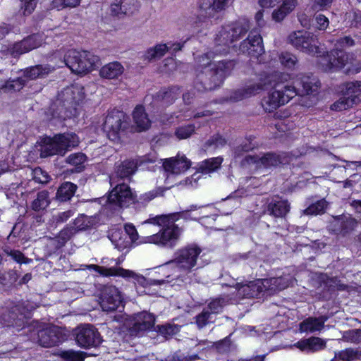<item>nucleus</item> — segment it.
Here are the masks:
<instances>
[{
    "label": "nucleus",
    "mask_w": 361,
    "mask_h": 361,
    "mask_svg": "<svg viewBox=\"0 0 361 361\" xmlns=\"http://www.w3.org/2000/svg\"><path fill=\"white\" fill-rule=\"evenodd\" d=\"M286 162L284 154L269 152L262 155H247L241 160L240 165L243 167L255 165L256 168L271 169Z\"/></svg>",
    "instance_id": "obj_11"
},
{
    "label": "nucleus",
    "mask_w": 361,
    "mask_h": 361,
    "mask_svg": "<svg viewBox=\"0 0 361 361\" xmlns=\"http://www.w3.org/2000/svg\"><path fill=\"white\" fill-rule=\"evenodd\" d=\"M128 128V118L123 111L116 109L108 113L103 123L104 131L114 142H118Z\"/></svg>",
    "instance_id": "obj_10"
},
{
    "label": "nucleus",
    "mask_w": 361,
    "mask_h": 361,
    "mask_svg": "<svg viewBox=\"0 0 361 361\" xmlns=\"http://www.w3.org/2000/svg\"><path fill=\"white\" fill-rule=\"evenodd\" d=\"M361 360V349L347 348L335 353L331 361H355Z\"/></svg>",
    "instance_id": "obj_37"
},
{
    "label": "nucleus",
    "mask_w": 361,
    "mask_h": 361,
    "mask_svg": "<svg viewBox=\"0 0 361 361\" xmlns=\"http://www.w3.org/2000/svg\"><path fill=\"white\" fill-rule=\"evenodd\" d=\"M191 166V162L185 156L178 155L176 157L166 159L163 163L166 172L172 174H180L187 171Z\"/></svg>",
    "instance_id": "obj_22"
},
{
    "label": "nucleus",
    "mask_w": 361,
    "mask_h": 361,
    "mask_svg": "<svg viewBox=\"0 0 361 361\" xmlns=\"http://www.w3.org/2000/svg\"><path fill=\"white\" fill-rule=\"evenodd\" d=\"M123 66L118 61L110 62L99 70L101 78L108 80L118 79L124 73Z\"/></svg>",
    "instance_id": "obj_28"
},
{
    "label": "nucleus",
    "mask_w": 361,
    "mask_h": 361,
    "mask_svg": "<svg viewBox=\"0 0 361 361\" xmlns=\"http://www.w3.org/2000/svg\"><path fill=\"white\" fill-rule=\"evenodd\" d=\"M328 202L322 199L314 203L310 204L307 209L303 210V214L305 215H317L324 213L327 208Z\"/></svg>",
    "instance_id": "obj_50"
},
{
    "label": "nucleus",
    "mask_w": 361,
    "mask_h": 361,
    "mask_svg": "<svg viewBox=\"0 0 361 361\" xmlns=\"http://www.w3.org/2000/svg\"><path fill=\"white\" fill-rule=\"evenodd\" d=\"M355 44L354 40L349 36L341 37L336 41V49L341 50L343 48L352 47Z\"/></svg>",
    "instance_id": "obj_64"
},
{
    "label": "nucleus",
    "mask_w": 361,
    "mask_h": 361,
    "mask_svg": "<svg viewBox=\"0 0 361 361\" xmlns=\"http://www.w3.org/2000/svg\"><path fill=\"white\" fill-rule=\"evenodd\" d=\"M60 357L64 361H82L83 357L78 352L70 350L62 351L60 353Z\"/></svg>",
    "instance_id": "obj_57"
},
{
    "label": "nucleus",
    "mask_w": 361,
    "mask_h": 361,
    "mask_svg": "<svg viewBox=\"0 0 361 361\" xmlns=\"http://www.w3.org/2000/svg\"><path fill=\"white\" fill-rule=\"evenodd\" d=\"M39 0H23L20 4V12L25 16H30L35 9Z\"/></svg>",
    "instance_id": "obj_55"
},
{
    "label": "nucleus",
    "mask_w": 361,
    "mask_h": 361,
    "mask_svg": "<svg viewBox=\"0 0 361 361\" xmlns=\"http://www.w3.org/2000/svg\"><path fill=\"white\" fill-rule=\"evenodd\" d=\"M258 147V144L255 142V137L250 135L233 149V157L235 159L240 158L244 153L253 150Z\"/></svg>",
    "instance_id": "obj_36"
},
{
    "label": "nucleus",
    "mask_w": 361,
    "mask_h": 361,
    "mask_svg": "<svg viewBox=\"0 0 361 361\" xmlns=\"http://www.w3.org/2000/svg\"><path fill=\"white\" fill-rule=\"evenodd\" d=\"M295 345L302 351L315 352L324 348L325 343L320 338L311 337L298 341Z\"/></svg>",
    "instance_id": "obj_33"
},
{
    "label": "nucleus",
    "mask_w": 361,
    "mask_h": 361,
    "mask_svg": "<svg viewBox=\"0 0 361 361\" xmlns=\"http://www.w3.org/2000/svg\"><path fill=\"white\" fill-rule=\"evenodd\" d=\"M226 143V141L224 138L219 135H216L209 139L206 142V145L208 147L213 146L214 148H219L224 146Z\"/></svg>",
    "instance_id": "obj_63"
},
{
    "label": "nucleus",
    "mask_w": 361,
    "mask_h": 361,
    "mask_svg": "<svg viewBox=\"0 0 361 361\" xmlns=\"http://www.w3.org/2000/svg\"><path fill=\"white\" fill-rule=\"evenodd\" d=\"M216 45L213 48L212 50L209 51L208 52L203 54L200 56H198L195 58V65H196V71H200V73L197 74V78L196 81V87L201 90V87H198L200 85L199 76L202 74L205 76L206 71L203 72V69H206L207 68H211L213 67L214 63L212 62L213 59L216 56H221V54H217L215 50Z\"/></svg>",
    "instance_id": "obj_23"
},
{
    "label": "nucleus",
    "mask_w": 361,
    "mask_h": 361,
    "mask_svg": "<svg viewBox=\"0 0 361 361\" xmlns=\"http://www.w3.org/2000/svg\"><path fill=\"white\" fill-rule=\"evenodd\" d=\"M78 187L71 182H64L58 188L56 198L60 202H66L70 200L74 195Z\"/></svg>",
    "instance_id": "obj_35"
},
{
    "label": "nucleus",
    "mask_w": 361,
    "mask_h": 361,
    "mask_svg": "<svg viewBox=\"0 0 361 361\" xmlns=\"http://www.w3.org/2000/svg\"><path fill=\"white\" fill-rule=\"evenodd\" d=\"M233 61H219L214 63L213 67L206 70L205 80L202 74L199 76L200 85L204 90H212L219 87L235 67Z\"/></svg>",
    "instance_id": "obj_6"
},
{
    "label": "nucleus",
    "mask_w": 361,
    "mask_h": 361,
    "mask_svg": "<svg viewBox=\"0 0 361 361\" xmlns=\"http://www.w3.org/2000/svg\"><path fill=\"white\" fill-rule=\"evenodd\" d=\"M326 54H324L323 56V61L324 62H322V63H325L326 67L325 68V71L330 70L334 68H343L346 66L349 61L352 59V56L342 50L334 49L331 51V54H328L326 51Z\"/></svg>",
    "instance_id": "obj_20"
},
{
    "label": "nucleus",
    "mask_w": 361,
    "mask_h": 361,
    "mask_svg": "<svg viewBox=\"0 0 361 361\" xmlns=\"http://www.w3.org/2000/svg\"><path fill=\"white\" fill-rule=\"evenodd\" d=\"M228 300L226 298H216L213 299L205 309H208L214 316L215 314L221 312L224 306L228 304Z\"/></svg>",
    "instance_id": "obj_52"
},
{
    "label": "nucleus",
    "mask_w": 361,
    "mask_h": 361,
    "mask_svg": "<svg viewBox=\"0 0 361 361\" xmlns=\"http://www.w3.org/2000/svg\"><path fill=\"white\" fill-rule=\"evenodd\" d=\"M86 161V155L81 152L71 154L66 158V162L75 166L78 172L83 170L85 168L84 164Z\"/></svg>",
    "instance_id": "obj_51"
},
{
    "label": "nucleus",
    "mask_w": 361,
    "mask_h": 361,
    "mask_svg": "<svg viewBox=\"0 0 361 361\" xmlns=\"http://www.w3.org/2000/svg\"><path fill=\"white\" fill-rule=\"evenodd\" d=\"M110 185L112 189L107 198L109 209L117 210L128 207L135 202L136 195L128 184L119 182V180H116V178H111Z\"/></svg>",
    "instance_id": "obj_9"
},
{
    "label": "nucleus",
    "mask_w": 361,
    "mask_h": 361,
    "mask_svg": "<svg viewBox=\"0 0 361 361\" xmlns=\"http://www.w3.org/2000/svg\"><path fill=\"white\" fill-rule=\"evenodd\" d=\"M327 317L322 316L319 317H308L300 324V330L307 333H314L321 331L324 327V323Z\"/></svg>",
    "instance_id": "obj_29"
},
{
    "label": "nucleus",
    "mask_w": 361,
    "mask_h": 361,
    "mask_svg": "<svg viewBox=\"0 0 361 361\" xmlns=\"http://www.w3.org/2000/svg\"><path fill=\"white\" fill-rule=\"evenodd\" d=\"M282 4L272 12V18L276 22H281L295 8L298 0H282Z\"/></svg>",
    "instance_id": "obj_32"
},
{
    "label": "nucleus",
    "mask_w": 361,
    "mask_h": 361,
    "mask_svg": "<svg viewBox=\"0 0 361 361\" xmlns=\"http://www.w3.org/2000/svg\"><path fill=\"white\" fill-rule=\"evenodd\" d=\"M26 42L22 40L19 42L16 43L10 49V53L13 57L28 52L27 49L25 47Z\"/></svg>",
    "instance_id": "obj_61"
},
{
    "label": "nucleus",
    "mask_w": 361,
    "mask_h": 361,
    "mask_svg": "<svg viewBox=\"0 0 361 361\" xmlns=\"http://www.w3.org/2000/svg\"><path fill=\"white\" fill-rule=\"evenodd\" d=\"M89 269H93L100 274L106 276H121L125 278H132L135 280V282L143 284L145 279L141 275H138L132 271L124 269L123 268L111 267L106 268L100 267L96 264H91L88 266Z\"/></svg>",
    "instance_id": "obj_19"
},
{
    "label": "nucleus",
    "mask_w": 361,
    "mask_h": 361,
    "mask_svg": "<svg viewBox=\"0 0 361 361\" xmlns=\"http://www.w3.org/2000/svg\"><path fill=\"white\" fill-rule=\"evenodd\" d=\"M164 192V190L161 188H158L155 190H151L149 192H145L140 195V200L142 201V202H149L158 195H162Z\"/></svg>",
    "instance_id": "obj_59"
},
{
    "label": "nucleus",
    "mask_w": 361,
    "mask_h": 361,
    "mask_svg": "<svg viewBox=\"0 0 361 361\" xmlns=\"http://www.w3.org/2000/svg\"><path fill=\"white\" fill-rule=\"evenodd\" d=\"M223 162L221 157L205 159L199 164L198 172L208 174L218 170Z\"/></svg>",
    "instance_id": "obj_38"
},
{
    "label": "nucleus",
    "mask_w": 361,
    "mask_h": 361,
    "mask_svg": "<svg viewBox=\"0 0 361 361\" xmlns=\"http://www.w3.org/2000/svg\"><path fill=\"white\" fill-rule=\"evenodd\" d=\"M155 317L146 311L133 314L129 322V333L131 336H140L154 327Z\"/></svg>",
    "instance_id": "obj_14"
},
{
    "label": "nucleus",
    "mask_w": 361,
    "mask_h": 361,
    "mask_svg": "<svg viewBox=\"0 0 361 361\" xmlns=\"http://www.w3.org/2000/svg\"><path fill=\"white\" fill-rule=\"evenodd\" d=\"M299 83L302 86V94H310L316 92L319 86V82L317 78L311 75H301Z\"/></svg>",
    "instance_id": "obj_34"
},
{
    "label": "nucleus",
    "mask_w": 361,
    "mask_h": 361,
    "mask_svg": "<svg viewBox=\"0 0 361 361\" xmlns=\"http://www.w3.org/2000/svg\"><path fill=\"white\" fill-rule=\"evenodd\" d=\"M290 75L283 73H276L268 76L263 82L273 86L274 90L262 102L265 111L272 112L281 105L288 103L292 98L300 94L296 87L289 82Z\"/></svg>",
    "instance_id": "obj_1"
},
{
    "label": "nucleus",
    "mask_w": 361,
    "mask_h": 361,
    "mask_svg": "<svg viewBox=\"0 0 361 361\" xmlns=\"http://www.w3.org/2000/svg\"><path fill=\"white\" fill-rule=\"evenodd\" d=\"M249 30V22L245 19L223 26L215 38L216 54H226L229 45L244 37Z\"/></svg>",
    "instance_id": "obj_4"
},
{
    "label": "nucleus",
    "mask_w": 361,
    "mask_h": 361,
    "mask_svg": "<svg viewBox=\"0 0 361 361\" xmlns=\"http://www.w3.org/2000/svg\"><path fill=\"white\" fill-rule=\"evenodd\" d=\"M50 204L49 192L42 190L37 193V197L32 201V209L39 212L45 209Z\"/></svg>",
    "instance_id": "obj_45"
},
{
    "label": "nucleus",
    "mask_w": 361,
    "mask_h": 361,
    "mask_svg": "<svg viewBox=\"0 0 361 361\" xmlns=\"http://www.w3.org/2000/svg\"><path fill=\"white\" fill-rule=\"evenodd\" d=\"M137 168V162L135 160H125L116 166L115 173L109 177L116 178L119 182L123 178H128L134 174Z\"/></svg>",
    "instance_id": "obj_27"
},
{
    "label": "nucleus",
    "mask_w": 361,
    "mask_h": 361,
    "mask_svg": "<svg viewBox=\"0 0 361 361\" xmlns=\"http://www.w3.org/2000/svg\"><path fill=\"white\" fill-rule=\"evenodd\" d=\"M180 213L157 215L146 220L145 224H152L161 227L156 234L146 238L145 243L173 248L179 240L181 229L175 224L179 219Z\"/></svg>",
    "instance_id": "obj_2"
},
{
    "label": "nucleus",
    "mask_w": 361,
    "mask_h": 361,
    "mask_svg": "<svg viewBox=\"0 0 361 361\" xmlns=\"http://www.w3.org/2000/svg\"><path fill=\"white\" fill-rule=\"evenodd\" d=\"M99 303L104 312H111L123 307V298L119 290L114 286H104L99 296Z\"/></svg>",
    "instance_id": "obj_13"
},
{
    "label": "nucleus",
    "mask_w": 361,
    "mask_h": 361,
    "mask_svg": "<svg viewBox=\"0 0 361 361\" xmlns=\"http://www.w3.org/2000/svg\"><path fill=\"white\" fill-rule=\"evenodd\" d=\"M179 94V89L177 87L162 89L157 93V99L162 102L165 105H169L177 99Z\"/></svg>",
    "instance_id": "obj_39"
},
{
    "label": "nucleus",
    "mask_w": 361,
    "mask_h": 361,
    "mask_svg": "<svg viewBox=\"0 0 361 361\" xmlns=\"http://www.w3.org/2000/svg\"><path fill=\"white\" fill-rule=\"evenodd\" d=\"M83 99L82 89L78 86H72L65 88L59 94L57 102L65 109H75Z\"/></svg>",
    "instance_id": "obj_17"
},
{
    "label": "nucleus",
    "mask_w": 361,
    "mask_h": 361,
    "mask_svg": "<svg viewBox=\"0 0 361 361\" xmlns=\"http://www.w3.org/2000/svg\"><path fill=\"white\" fill-rule=\"evenodd\" d=\"M99 61V57L90 52L70 49L66 53L61 63H64L73 73L82 74L94 69Z\"/></svg>",
    "instance_id": "obj_7"
},
{
    "label": "nucleus",
    "mask_w": 361,
    "mask_h": 361,
    "mask_svg": "<svg viewBox=\"0 0 361 361\" xmlns=\"http://www.w3.org/2000/svg\"><path fill=\"white\" fill-rule=\"evenodd\" d=\"M357 225V221L345 216H340L335 218L330 224V228L336 234L345 235L352 231Z\"/></svg>",
    "instance_id": "obj_24"
},
{
    "label": "nucleus",
    "mask_w": 361,
    "mask_h": 361,
    "mask_svg": "<svg viewBox=\"0 0 361 361\" xmlns=\"http://www.w3.org/2000/svg\"><path fill=\"white\" fill-rule=\"evenodd\" d=\"M290 204L287 200H276L269 203L267 212L276 218H283L289 212Z\"/></svg>",
    "instance_id": "obj_31"
},
{
    "label": "nucleus",
    "mask_w": 361,
    "mask_h": 361,
    "mask_svg": "<svg viewBox=\"0 0 361 361\" xmlns=\"http://www.w3.org/2000/svg\"><path fill=\"white\" fill-rule=\"evenodd\" d=\"M79 142V138L75 133L57 134L53 137H46L42 142L40 156H64L68 151L76 147Z\"/></svg>",
    "instance_id": "obj_5"
},
{
    "label": "nucleus",
    "mask_w": 361,
    "mask_h": 361,
    "mask_svg": "<svg viewBox=\"0 0 361 361\" xmlns=\"http://www.w3.org/2000/svg\"><path fill=\"white\" fill-rule=\"evenodd\" d=\"M279 61L283 66L288 68H293L298 62L297 57L289 52L281 53L279 56Z\"/></svg>",
    "instance_id": "obj_54"
},
{
    "label": "nucleus",
    "mask_w": 361,
    "mask_h": 361,
    "mask_svg": "<svg viewBox=\"0 0 361 361\" xmlns=\"http://www.w3.org/2000/svg\"><path fill=\"white\" fill-rule=\"evenodd\" d=\"M109 238L118 250H123L128 246V242L126 241L125 234L120 229H114L111 231Z\"/></svg>",
    "instance_id": "obj_46"
},
{
    "label": "nucleus",
    "mask_w": 361,
    "mask_h": 361,
    "mask_svg": "<svg viewBox=\"0 0 361 361\" xmlns=\"http://www.w3.org/2000/svg\"><path fill=\"white\" fill-rule=\"evenodd\" d=\"M239 52L257 58L264 52L262 38L259 34L250 32L248 37L240 42Z\"/></svg>",
    "instance_id": "obj_18"
},
{
    "label": "nucleus",
    "mask_w": 361,
    "mask_h": 361,
    "mask_svg": "<svg viewBox=\"0 0 361 361\" xmlns=\"http://www.w3.org/2000/svg\"><path fill=\"white\" fill-rule=\"evenodd\" d=\"M27 83V80L23 76L18 77L15 80H8L3 85L0 90L4 92H16L20 90Z\"/></svg>",
    "instance_id": "obj_48"
},
{
    "label": "nucleus",
    "mask_w": 361,
    "mask_h": 361,
    "mask_svg": "<svg viewBox=\"0 0 361 361\" xmlns=\"http://www.w3.org/2000/svg\"><path fill=\"white\" fill-rule=\"evenodd\" d=\"M343 95L349 97H358L361 94V81L348 82L343 85L341 90Z\"/></svg>",
    "instance_id": "obj_47"
},
{
    "label": "nucleus",
    "mask_w": 361,
    "mask_h": 361,
    "mask_svg": "<svg viewBox=\"0 0 361 361\" xmlns=\"http://www.w3.org/2000/svg\"><path fill=\"white\" fill-rule=\"evenodd\" d=\"M360 101L359 97H349L346 95H343L338 100L335 102L331 106V109L334 111H343L352 107Z\"/></svg>",
    "instance_id": "obj_42"
},
{
    "label": "nucleus",
    "mask_w": 361,
    "mask_h": 361,
    "mask_svg": "<svg viewBox=\"0 0 361 361\" xmlns=\"http://www.w3.org/2000/svg\"><path fill=\"white\" fill-rule=\"evenodd\" d=\"M75 233L74 227L67 226L61 231L59 235L52 240V243L56 248H61Z\"/></svg>",
    "instance_id": "obj_41"
},
{
    "label": "nucleus",
    "mask_w": 361,
    "mask_h": 361,
    "mask_svg": "<svg viewBox=\"0 0 361 361\" xmlns=\"http://www.w3.org/2000/svg\"><path fill=\"white\" fill-rule=\"evenodd\" d=\"M171 47H169L166 44H159L154 47L148 49L145 54V59L149 61L159 59L162 57Z\"/></svg>",
    "instance_id": "obj_44"
},
{
    "label": "nucleus",
    "mask_w": 361,
    "mask_h": 361,
    "mask_svg": "<svg viewBox=\"0 0 361 361\" xmlns=\"http://www.w3.org/2000/svg\"><path fill=\"white\" fill-rule=\"evenodd\" d=\"M265 293L272 295L287 288L292 282L293 278L289 275L262 279Z\"/></svg>",
    "instance_id": "obj_21"
},
{
    "label": "nucleus",
    "mask_w": 361,
    "mask_h": 361,
    "mask_svg": "<svg viewBox=\"0 0 361 361\" xmlns=\"http://www.w3.org/2000/svg\"><path fill=\"white\" fill-rule=\"evenodd\" d=\"M225 285L235 287L238 291V295L242 298H260L266 293L262 279L250 281L248 283L243 285L239 283H235L234 280H233L232 283H225Z\"/></svg>",
    "instance_id": "obj_16"
},
{
    "label": "nucleus",
    "mask_w": 361,
    "mask_h": 361,
    "mask_svg": "<svg viewBox=\"0 0 361 361\" xmlns=\"http://www.w3.org/2000/svg\"><path fill=\"white\" fill-rule=\"evenodd\" d=\"M195 132V126L193 125H188L180 126L176 130L175 135L179 140L186 139L191 136Z\"/></svg>",
    "instance_id": "obj_56"
},
{
    "label": "nucleus",
    "mask_w": 361,
    "mask_h": 361,
    "mask_svg": "<svg viewBox=\"0 0 361 361\" xmlns=\"http://www.w3.org/2000/svg\"><path fill=\"white\" fill-rule=\"evenodd\" d=\"M267 85L266 82L253 83L235 90L229 97V100L236 102L256 94Z\"/></svg>",
    "instance_id": "obj_25"
},
{
    "label": "nucleus",
    "mask_w": 361,
    "mask_h": 361,
    "mask_svg": "<svg viewBox=\"0 0 361 361\" xmlns=\"http://www.w3.org/2000/svg\"><path fill=\"white\" fill-rule=\"evenodd\" d=\"M202 249L195 244L188 245L176 250L173 258L164 266L165 269L173 270V278H179L182 274H190L205 265L200 254Z\"/></svg>",
    "instance_id": "obj_3"
},
{
    "label": "nucleus",
    "mask_w": 361,
    "mask_h": 361,
    "mask_svg": "<svg viewBox=\"0 0 361 361\" xmlns=\"http://www.w3.org/2000/svg\"><path fill=\"white\" fill-rule=\"evenodd\" d=\"M133 118L139 131L146 130L151 126V120L142 105H137L135 108L133 112Z\"/></svg>",
    "instance_id": "obj_30"
},
{
    "label": "nucleus",
    "mask_w": 361,
    "mask_h": 361,
    "mask_svg": "<svg viewBox=\"0 0 361 361\" xmlns=\"http://www.w3.org/2000/svg\"><path fill=\"white\" fill-rule=\"evenodd\" d=\"M55 69L56 66L51 64H39L26 68L22 72L25 79L35 80L45 78Z\"/></svg>",
    "instance_id": "obj_26"
},
{
    "label": "nucleus",
    "mask_w": 361,
    "mask_h": 361,
    "mask_svg": "<svg viewBox=\"0 0 361 361\" xmlns=\"http://www.w3.org/2000/svg\"><path fill=\"white\" fill-rule=\"evenodd\" d=\"M97 223V218L92 216L81 214L74 220L75 231H85L93 227Z\"/></svg>",
    "instance_id": "obj_40"
},
{
    "label": "nucleus",
    "mask_w": 361,
    "mask_h": 361,
    "mask_svg": "<svg viewBox=\"0 0 361 361\" xmlns=\"http://www.w3.org/2000/svg\"><path fill=\"white\" fill-rule=\"evenodd\" d=\"M5 252L10 256L12 259L19 264H29L32 262L31 259L27 258L20 251L12 249H5Z\"/></svg>",
    "instance_id": "obj_53"
},
{
    "label": "nucleus",
    "mask_w": 361,
    "mask_h": 361,
    "mask_svg": "<svg viewBox=\"0 0 361 361\" xmlns=\"http://www.w3.org/2000/svg\"><path fill=\"white\" fill-rule=\"evenodd\" d=\"M39 344L44 348L58 345L66 340V334L56 326H47L37 334Z\"/></svg>",
    "instance_id": "obj_15"
},
{
    "label": "nucleus",
    "mask_w": 361,
    "mask_h": 361,
    "mask_svg": "<svg viewBox=\"0 0 361 361\" xmlns=\"http://www.w3.org/2000/svg\"><path fill=\"white\" fill-rule=\"evenodd\" d=\"M180 326L171 323H166L154 326V331L166 339H169L177 334L180 331Z\"/></svg>",
    "instance_id": "obj_43"
},
{
    "label": "nucleus",
    "mask_w": 361,
    "mask_h": 361,
    "mask_svg": "<svg viewBox=\"0 0 361 361\" xmlns=\"http://www.w3.org/2000/svg\"><path fill=\"white\" fill-rule=\"evenodd\" d=\"M34 180L39 183H47L49 181L50 177L48 173L41 168H36L33 171Z\"/></svg>",
    "instance_id": "obj_60"
},
{
    "label": "nucleus",
    "mask_w": 361,
    "mask_h": 361,
    "mask_svg": "<svg viewBox=\"0 0 361 361\" xmlns=\"http://www.w3.org/2000/svg\"><path fill=\"white\" fill-rule=\"evenodd\" d=\"M75 336L78 345L84 348H96L102 341L98 330L90 324L78 326L75 329Z\"/></svg>",
    "instance_id": "obj_12"
},
{
    "label": "nucleus",
    "mask_w": 361,
    "mask_h": 361,
    "mask_svg": "<svg viewBox=\"0 0 361 361\" xmlns=\"http://www.w3.org/2000/svg\"><path fill=\"white\" fill-rule=\"evenodd\" d=\"M343 338L352 343H360L361 342V329H351L345 331L343 334Z\"/></svg>",
    "instance_id": "obj_58"
},
{
    "label": "nucleus",
    "mask_w": 361,
    "mask_h": 361,
    "mask_svg": "<svg viewBox=\"0 0 361 361\" xmlns=\"http://www.w3.org/2000/svg\"><path fill=\"white\" fill-rule=\"evenodd\" d=\"M73 215L72 210L59 212L52 216L53 221L56 224H62L67 221Z\"/></svg>",
    "instance_id": "obj_62"
},
{
    "label": "nucleus",
    "mask_w": 361,
    "mask_h": 361,
    "mask_svg": "<svg viewBox=\"0 0 361 361\" xmlns=\"http://www.w3.org/2000/svg\"><path fill=\"white\" fill-rule=\"evenodd\" d=\"M288 42L296 49L311 56L322 57L326 54V51L320 46L317 35L310 32H293L288 36Z\"/></svg>",
    "instance_id": "obj_8"
},
{
    "label": "nucleus",
    "mask_w": 361,
    "mask_h": 361,
    "mask_svg": "<svg viewBox=\"0 0 361 361\" xmlns=\"http://www.w3.org/2000/svg\"><path fill=\"white\" fill-rule=\"evenodd\" d=\"M214 320L215 316H214L208 309L205 308L195 317V323L200 329L213 323Z\"/></svg>",
    "instance_id": "obj_49"
}]
</instances>
